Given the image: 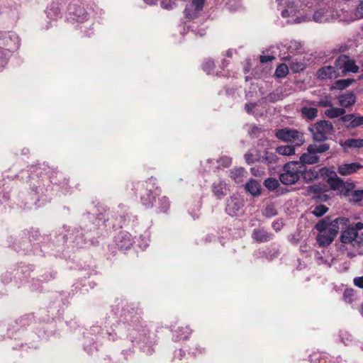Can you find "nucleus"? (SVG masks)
I'll use <instances>...</instances> for the list:
<instances>
[{"label": "nucleus", "mask_w": 363, "mask_h": 363, "mask_svg": "<svg viewBox=\"0 0 363 363\" xmlns=\"http://www.w3.org/2000/svg\"><path fill=\"white\" fill-rule=\"evenodd\" d=\"M238 1L239 0H228L227 2V6L229 10L235 11L238 7Z\"/></svg>", "instance_id": "nucleus-54"}, {"label": "nucleus", "mask_w": 363, "mask_h": 363, "mask_svg": "<svg viewBox=\"0 0 363 363\" xmlns=\"http://www.w3.org/2000/svg\"><path fill=\"white\" fill-rule=\"evenodd\" d=\"M35 171L37 172V175H40V177H42L43 174H46L50 179L56 173L55 169L51 168L45 164H43L42 166H38L35 167Z\"/></svg>", "instance_id": "nucleus-31"}, {"label": "nucleus", "mask_w": 363, "mask_h": 363, "mask_svg": "<svg viewBox=\"0 0 363 363\" xmlns=\"http://www.w3.org/2000/svg\"><path fill=\"white\" fill-rule=\"evenodd\" d=\"M362 125H363V116H355L354 114V118L352 123L347 125V128H354Z\"/></svg>", "instance_id": "nucleus-47"}, {"label": "nucleus", "mask_w": 363, "mask_h": 363, "mask_svg": "<svg viewBox=\"0 0 363 363\" xmlns=\"http://www.w3.org/2000/svg\"><path fill=\"white\" fill-rule=\"evenodd\" d=\"M155 179L150 178L144 182H139L133 185L136 191L140 194V201L142 205L146 208H152L155 200V196L153 190L155 186Z\"/></svg>", "instance_id": "nucleus-2"}, {"label": "nucleus", "mask_w": 363, "mask_h": 363, "mask_svg": "<svg viewBox=\"0 0 363 363\" xmlns=\"http://www.w3.org/2000/svg\"><path fill=\"white\" fill-rule=\"evenodd\" d=\"M353 82H354V79H340L336 82V85L338 89H344L350 86Z\"/></svg>", "instance_id": "nucleus-46"}, {"label": "nucleus", "mask_w": 363, "mask_h": 363, "mask_svg": "<svg viewBox=\"0 0 363 363\" xmlns=\"http://www.w3.org/2000/svg\"><path fill=\"white\" fill-rule=\"evenodd\" d=\"M346 113V111L343 108H335L333 106L328 110L325 111V114L330 118H335L341 117Z\"/></svg>", "instance_id": "nucleus-30"}, {"label": "nucleus", "mask_w": 363, "mask_h": 363, "mask_svg": "<svg viewBox=\"0 0 363 363\" xmlns=\"http://www.w3.org/2000/svg\"><path fill=\"white\" fill-rule=\"evenodd\" d=\"M353 283L356 286L363 289V276L355 277L353 279Z\"/></svg>", "instance_id": "nucleus-57"}, {"label": "nucleus", "mask_w": 363, "mask_h": 363, "mask_svg": "<svg viewBox=\"0 0 363 363\" xmlns=\"http://www.w3.org/2000/svg\"><path fill=\"white\" fill-rule=\"evenodd\" d=\"M335 66L341 69L343 73H357L359 70V67L356 65L355 62L350 60V57L345 55H342L336 59Z\"/></svg>", "instance_id": "nucleus-13"}, {"label": "nucleus", "mask_w": 363, "mask_h": 363, "mask_svg": "<svg viewBox=\"0 0 363 363\" xmlns=\"http://www.w3.org/2000/svg\"><path fill=\"white\" fill-rule=\"evenodd\" d=\"M353 118H354L353 113H350V114H347V115H345V113L343 116H341L340 120L343 123L350 122V123H352Z\"/></svg>", "instance_id": "nucleus-56"}, {"label": "nucleus", "mask_w": 363, "mask_h": 363, "mask_svg": "<svg viewBox=\"0 0 363 363\" xmlns=\"http://www.w3.org/2000/svg\"><path fill=\"white\" fill-rule=\"evenodd\" d=\"M94 218V216H90L89 214H87V215H84L83 216V220H82V223L84 224V228H87L86 229V231H91L93 230V228L92 227H89L87 225L84 224V223H86V220H91ZM84 231H86V230L84 229Z\"/></svg>", "instance_id": "nucleus-53"}, {"label": "nucleus", "mask_w": 363, "mask_h": 363, "mask_svg": "<svg viewBox=\"0 0 363 363\" xmlns=\"http://www.w3.org/2000/svg\"><path fill=\"white\" fill-rule=\"evenodd\" d=\"M84 348L89 354H91L93 352V347H88L86 344L84 345Z\"/></svg>", "instance_id": "nucleus-64"}, {"label": "nucleus", "mask_w": 363, "mask_h": 363, "mask_svg": "<svg viewBox=\"0 0 363 363\" xmlns=\"http://www.w3.org/2000/svg\"><path fill=\"white\" fill-rule=\"evenodd\" d=\"M218 163L223 167H228L232 163V159L228 156H223L218 160Z\"/></svg>", "instance_id": "nucleus-49"}, {"label": "nucleus", "mask_w": 363, "mask_h": 363, "mask_svg": "<svg viewBox=\"0 0 363 363\" xmlns=\"http://www.w3.org/2000/svg\"><path fill=\"white\" fill-rule=\"evenodd\" d=\"M161 6L167 10L172 9L176 6V0H161Z\"/></svg>", "instance_id": "nucleus-48"}, {"label": "nucleus", "mask_w": 363, "mask_h": 363, "mask_svg": "<svg viewBox=\"0 0 363 363\" xmlns=\"http://www.w3.org/2000/svg\"><path fill=\"white\" fill-rule=\"evenodd\" d=\"M342 146L345 147H349V148H360L363 147V139H347L345 141V143L342 144Z\"/></svg>", "instance_id": "nucleus-33"}, {"label": "nucleus", "mask_w": 363, "mask_h": 363, "mask_svg": "<svg viewBox=\"0 0 363 363\" xmlns=\"http://www.w3.org/2000/svg\"><path fill=\"white\" fill-rule=\"evenodd\" d=\"M332 16L333 12L329 8H321L314 13L313 20L316 23H325L328 22Z\"/></svg>", "instance_id": "nucleus-18"}, {"label": "nucleus", "mask_w": 363, "mask_h": 363, "mask_svg": "<svg viewBox=\"0 0 363 363\" xmlns=\"http://www.w3.org/2000/svg\"><path fill=\"white\" fill-rule=\"evenodd\" d=\"M351 296H352V290H347L344 292V298L346 301L351 302L352 301Z\"/></svg>", "instance_id": "nucleus-60"}, {"label": "nucleus", "mask_w": 363, "mask_h": 363, "mask_svg": "<svg viewBox=\"0 0 363 363\" xmlns=\"http://www.w3.org/2000/svg\"><path fill=\"white\" fill-rule=\"evenodd\" d=\"M327 186L324 184H315L306 187V195L311 196L312 199L316 202H326L330 196L325 194Z\"/></svg>", "instance_id": "nucleus-8"}, {"label": "nucleus", "mask_w": 363, "mask_h": 363, "mask_svg": "<svg viewBox=\"0 0 363 363\" xmlns=\"http://www.w3.org/2000/svg\"><path fill=\"white\" fill-rule=\"evenodd\" d=\"M264 185L269 191H274L279 186V182L277 179L269 177L264 180Z\"/></svg>", "instance_id": "nucleus-36"}, {"label": "nucleus", "mask_w": 363, "mask_h": 363, "mask_svg": "<svg viewBox=\"0 0 363 363\" xmlns=\"http://www.w3.org/2000/svg\"><path fill=\"white\" fill-rule=\"evenodd\" d=\"M319 157L315 155L314 153L311 152H306L302 154V155L300 157V162L302 165H304L305 164H316L319 162Z\"/></svg>", "instance_id": "nucleus-24"}, {"label": "nucleus", "mask_w": 363, "mask_h": 363, "mask_svg": "<svg viewBox=\"0 0 363 363\" xmlns=\"http://www.w3.org/2000/svg\"><path fill=\"white\" fill-rule=\"evenodd\" d=\"M354 187L355 185L353 182H345V186L344 189H342V195L345 196H348L350 198V193L354 191Z\"/></svg>", "instance_id": "nucleus-45"}, {"label": "nucleus", "mask_w": 363, "mask_h": 363, "mask_svg": "<svg viewBox=\"0 0 363 363\" xmlns=\"http://www.w3.org/2000/svg\"><path fill=\"white\" fill-rule=\"evenodd\" d=\"M77 21L83 22L86 20L87 13L84 7L78 6L72 12Z\"/></svg>", "instance_id": "nucleus-34"}, {"label": "nucleus", "mask_w": 363, "mask_h": 363, "mask_svg": "<svg viewBox=\"0 0 363 363\" xmlns=\"http://www.w3.org/2000/svg\"><path fill=\"white\" fill-rule=\"evenodd\" d=\"M334 130L333 123L329 121H319L313 127L309 128L315 141L323 142L328 139V136L333 133Z\"/></svg>", "instance_id": "nucleus-5"}, {"label": "nucleus", "mask_w": 363, "mask_h": 363, "mask_svg": "<svg viewBox=\"0 0 363 363\" xmlns=\"http://www.w3.org/2000/svg\"><path fill=\"white\" fill-rule=\"evenodd\" d=\"M244 206L243 199L236 195L230 196L226 200L225 212L230 216H238L242 214Z\"/></svg>", "instance_id": "nucleus-10"}, {"label": "nucleus", "mask_w": 363, "mask_h": 363, "mask_svg": "<svg viewBox=\"0 0 363 363\" xmlns=\"http://www.w3.org/2000/svg\"><path fill=\"white\" fill-rule=\"evenodd\" d=\"M293 11H289V9H284L281 11V16L284 18H286L290 16V13H291Z\"/></svg>", "instance_id": "nucleus-63"}, {"label": "nucleus", "mask_w": 363, "mask_h": 363, "mask_svg": "<svg viewBox=\"0 0 363 363\" xmlns=\"http://www.w3.org/2000/svg\"><path fill=\"white\" fill-rule=\"evenodd\" d=\"M303 171V165L298 162H290L284 164L279 181L285 185H291L298 182Z\"/></svg>", "instance_id": "nucleus-3"}, {"label": "nucleus", "mask_w": 363, "mask_h": 363, "mask_svg": "<svg viewBox=\"0 0 363 363\" xmlns=\"http://www.w3.org/2000/svg\"><path fill=\"white\" fill-rule=\"evenodd\" d=\"M264 214L267 217H272L277 214V211L272 205H267L264 209Z\"/></svg>", "instance_id": "nucleus-50"}, {"label": "nucleus", "mask_w": 363, "mask_h": 363, "mask_svg": "<svg viewBox=\"0 0 363 363\" xmlns=\"http://www.w3.org/2000/svg\"><path fill=\"white\" fill-rule=\"evenodd\" d=\"M257 106L256 103H248L246 104L245 106V109L247 113H251L252 112V110Z\"/></svg>", "instance_id": "nucleus-58"}, {"label": "nucleus", "mask_w": 363, "mask_h": 363, "mask_svg": "<svg viewBox=\"0 0 363 363\" xmlns=\"http://www.w3.org/2000/svg\"><path fill=\"white\" fill-rule=\"evenodd\" d=\"M215 67V63L211 59H206L202 64V69L207 74H210L211 71L213 70Z\"/></svg>", "instance_id": "nucleus-43"}, {"label": "nucleus", "mask_w": 363, "mask_h": 363, "mask_svg": "<svg viewBox=\"0 0 363 363\" xmlns=\"http://www.w3.org/2000/svg\"><path fill=\"white\" fill-rule=\"evenodd\" d=\"M276 138L284 143H292L296 146H301L305 143L303 133L296 129L284 128L275 130Z\"/></svg>", "instance_id": "nucleus-4"}, {"label": "nucleus", "mask_w": 363, "mask_h": 363, "mask_svg": "<svg viewBox=\"0 0 363 363\" xmlns=\"http://www.w3.org/2000/svg\"><path fill=\"white\" fill-rule=\"evenodd\" d=\"M289 73V67L286 64L279 65L275 71V75L278 78H283Z\"/></svg>", "instance_id": "nucleus-39"}, {"label": "nucleus", "mask_w": 363, "mask_h": 363, "mask_svg": "<svg viewBox=\"0 0 363 363\" xmlns=\"http://www.w3.org/2000/svg\"><path fill=\"white\" fill-rule=\"evenodd\" d=\"M245 159L247 164H251L255 161H257V158L255 157L253 154L250 152H247L245 154Z\"/></svg>", "instance_id": "nucleus-51"}, {"label": "nucleus", "mask_w": 363, "mask_h": 363, "mask_svg": "<svg viewBox=\"0 0 363 363\" xmlns=\"http://www.w3.org/2000/svg\"><path fill=\"white\" fill-rule=\"evenodd\" d=\"M363 230V223L357 222L350 223L348 225H345L344 229L340 237V240L342 244H349L352 247H356V240L357 238V232Z\"/></svg>", "instance_id": "nucleus-6"}, {"label": "nucleus", "mask_w": 363, "mask_h": 363, "mask_svg": "<svg viewBox=\"0 0 363 363\" xmlns=\"http://www.w3.org/2000/svg\"><path fill=\"white\" fill-rule=\"evenodd\" d=\"M48 17L50 18H57L60 15V10L58 6H55L54 4H52L50 7L47 9Z\"/></svg>", "instance_id": "nucleus-40"}, {"label": "nucleus", "mask_w": 363, "mask_h": 363, "mask_svg": "<svg viewBox=\"0 0 363 363\" xmlns=\"http://www.w3.org/2000/svg\"><path fill=\"white\" fill-rule=\"evenodd\" d=\"M328 183L331 189L338 191L342 195V189L345 186V182L338 177L336 173H334V177L328 179Z\"/></svg>", "instance_id": "nucleus-22"}, {"label": "nucleus", "mask_w": 363, "mask_h": 363, "mask_svg": "<svg viewBox=\"0 0 363 363\" xmlns=\"http://www.w3.org/2000/svg\"><path fill=\"white\" fill-rule=\"evenodd\" d=\"M301 175L303 176L305 181L311 182L318 177V173L315 170L306 169L303 165V171L301 172Z\"/></svg>", "instance_id": "nucleus-35"}, {"label": "nucleus", "mask_w": 363, "mask_h": 363, "mask_svg": "<svg viewBox=\"0 0 363 363\" xmlns=\"http://www.w3.org/2000/svg\"><path fill=\"white\" fill-rule=\"evenodd\" d=\"M356 96L352 91L340 94L338 97L339 104L343 108L352 106L356 103Z\"/></svg>", "instance_id": "nucleus-20"}, {"label": "nucleus", "mask_w": 363, "mask_h": 363, "mask_svg": "<svg viewBox=\"0 0 363 363\" xmlns=\"http://www.w3.org/2000/svg\"><path fill=\"white\" fill-rule=\"evenodd\" d=\"M191 330L189 327H182L179 328L177 330H176L174 335V339L175 341H179L181 340L187 339L191 333Z\"/></svg>", "instance_id": "nucleus-27"}, {"label": "nucleus", "mask_w": 363, "mask_h": 363, "mask_svg": "<svg viewBox=\"0 0 363 363\" xmlns=\"http://www.w3.org/2000/svg\"><path fill=\"white\" fill-rule=\"evenodd\" d=\"M274 235L268 233L263 228L254 229L252 234V238L258 242H265L271 240Z\"/></svg>", "instance_id": "nucleus-21"}, {"label": "nucleus", "mask_w": 363, "mask_h": 363, "mask_svg": "<svg viewBox=\"0 0 363 363\" xmlns=\"http://www.w3.org/2000/svg\"><path fill=\"white\" fill-rule=\"evenodd\" d=\"M337 76V72L335 70V67L330 65L323 67L317 72V77L321 80L336 78Z\"/></svg>", "instance_id": "nucleus-19"}, {"label": "nucleus", "mask_w": 363, "mask_h": 363, "mask_svg": "<svg viewBox=\"0 0 363 363\" xmlns=\"http://www.w3.org/2000/svg\"><path fill=\"white\" fill-rule=\"evenodd\" d=\"M288 240L293 245H297L299 242V238L296 235H291L288 237Z\"/></svg>", "instance_id": "nucleus-61"}, {"label": "nucleus", "mask_w": 363, "mask_h": 363, "mask_svg": "<svg viewBox=\"0 0 363 363\" xmlns=\"http://www.w3.org/2000/svg\"><path fill=\"white\" fill-rule=\"evenodd\" d=\"M278 157L274 152L265 151L262 155L257 157V161L267 164H274L277 162Z\"/></svg>", "instance_id": "nucleus-25"}, {"label": "nucleus", "mask_w": 363, "mask_h": 363, "mask_svg": "<svg viewBox=\"0 0 363 363\" xmlns=\"http://www.w3.org/2000/svg\"><path fill=\"white\" fill-rule=\"evenodd\" d=\"M245 189L252 196H258L261 194V186L255 179H250L245 184Z\"/></svg>", "instance_id": "nucleus-23"}, {"label": "nucleus", "mask_w": 363, "mask_h": 363, "mask_svg": "<svg viewBox=\"0 0 363 363\" xmlns=\"http://www.w3.org/2000/svg\"><path fill=\"white\" fill-rule=\"evenodd\" d=\"M328 211V208L325 205H317L312 210V213L316 217H320L326 213Z\"/></svg>", "instance_id": "nucleus-42"}, {"label": "nucleus", "mask_w": 363, "mask_h": 363, "mask_svg": "<svg viewBox=\"0 0 363 363\" xmlns=\"http://www.w3.org/2000/svg\"><path fill=\"white\" fill-rule=\"evenodd\" d=\"M105 216L100 215L95 220L97 222V225H103L106 228H121L122 224L123 223L122 216H114L112 213L109 212Z\"/></svg>", "instance_id": "nucleus-12"}, {"label": "nucleus", "mask_w": 363, "mask_h": 363, "mask_svg": "<svg viewBox=\"0 0 363 363\" xmlns=\"http://www.w3.org/2000/svg\"><path fill=\"white\" fill-rule=\"evenodd\" d=\"M274 57L271 55H260L259 60L262 63H267L273 60Z\"/></svg>", "instance_id": "nucleus-59"}, {"label": "nucleus", "mask_w": 363, "mask_h": 363, "mask_svg": "<svg viewBox=\"0 0 363 363\" xmlns=\"http://www.w3.org/2000/svg\"><path fill=\"white\" fill-rule=\"evenodd\" d=\"M315 228L318 231L316 240L320 247L330 245L335 238V236L326 228L325 220H320L315 224Z\"/></svg>", "instance_id": "nucleus-7"}, {"label": "nucleus", "mask_w": 363, "mask_h": 363, "mask_svg": "<svg viewBox=\"0 0 363 363\" xmlns=\"http://www.w3.org/2000/svg\"><path fill=\"white\" fill-rule=\"evenodd\" d=\"M294 145H281L277 147L276 152L281 155L289 156L295 154V147Z\"/></svg>", "instance_id": "nucleus-32"}, {"label": "nucleus", "mask_w": 363, "mask_h": 363, "mask_svg": "<svg viewBox=\"0 0 363 363\" xmlns=\"http://www.w3.org/2000/svg\"><path fill=\"white\" fill-rule=\"evenodd\" d=\"M355 16L358 18H363V0H361L359 5L357 6L355 11Z\"/></svg>", "instance_id": "nucleus-52"}, {"label": "nucleus", "mask_w": 363, "mask_h": 363, "mask_svg": "<svg viewBox=\"0 0 363 363\" xmlns=\"http://www.w3.org/2000/svg\"><path fill=\"white\" fill-rule=\"evenodd\" d=\"M362 245H363V233L361 234H359V232H357V238L356 240V247H359Z\"/></svg>", "instance_id": "nucleus-62"}, {"label": "nucleus", "mask_w": 363, "mask_h": 363, "mask_svg": "<svg viewBox=\"0 0 363 363\" xmlns=\"http://www.w3.org/2000/svg\"><path fill=\"white\" fill-rule=\"evenodd\" d=\"M115 242L118 248L121 250L129 249L133 243L131 235L125 231H121L115 237Z\"/></svg>", "instance_id": "nucleus-15"}, {"label": "nucleus", "mask_w": 363, "mask_h": 363, "mask_svg": "<svg viewBox=\"0 0 363 363\" xmlns=\"http://www.w3.org/2000/svg\"><path fill=\"white\" fill-rule=\"evenodd\" d=\"M363 168V166L359 162H352L342 164L337 167V172L342 176L350 175L357 172L359 169Z\"/></svg>", "instance_id": "nucleus-16"}, {"label": "nucleus", "mask_w": 363, "mask_h": 363, "mask_svg": "<svg viewBox=\"0 0 363 363\" xmlns=\"http://www.w3.org/2000/svg\"><path fill=\"white\" fill-rule=\"evenodd\" d=\"M317 105L322 107H331L333 106L331 96L330 95H325L321 97Z\"/></svg>", "instance_id": "nucleus-44"}, {"label": "nucleus", "mask_w": 363, "mask_h": 363, "mask_svg": "<svg viewBox=\"0 0 363 363\" xmlns=\"http://www.w3.org/2000/svg\"><path fill=\"white\" fill-rule=\"evenodd\" d=\"M283 226H284V223H283L282 220H277L272 223V228L277 232H279V230H281V229L283 228Z\"/></svg>", "instance_id": "nucleus-55"}, {"label": "nucleus", "mask_w": 363, "mask_h": 363, "mask_svg": "<svg viewBox=\"0 0 363 363\" xmlns=\"http://www.w3.org/2000/svg\"><path fill=\"white\" fill-rule=\"evenodd\" d=\"M330 149V145L328 143L323 144H311L307 147V151L316 155L317 153H323Z\"/></svg>", "instance_id": "nucleus-26"}, {"label": "nucleus", "mask_w": 363, "mask_h": 363, "mask_svg": "<svg viewBox=\"0 0 363 363\" xmlns=\"http://www.w3.org/2000/svg\"><path fill=\"white\" fill-rule=\"evenodd\" d=\"M300 111L303 117L308 120H313L318 116V109L313 107H302Z\"/></svg>", "instance_id": "nucleus-29"}, {"label": "nucleus", "mask_w": 363, "mask_h": 363, "mask_svg": "<svg viewBox=\"0 0 363 363\" xmlns=\"http://www.w3.org/2000/svg\"><path fill=\"white\" fill-rule=\"evenodd\" d=\"M284 46L287 48L288 55L281 57V59L284 61H290L293 58V55L295 52H301L302 45L298 41L291 40L288 45Z\"/></svg>", "instance_id": "nucleus-17"}, {"label": "nucleus", "mask_w": 363, "mask_h": 363, "mask_svg": "<svg viewBox=\"0 0 363 363\" xmlns=\"http://www.w3.org/2000/svg\"><path fill=\"white\" fill-rule=\"evenodd\" d=\"M321 220H325L326 228L334 236H337L339 230L344 229L345 225H348L350 219L346 217H338L335 219L331 220L330 217H325Z\"/></svg>", "instance_id": "nucleus-11"}, {"label": "nucleus", "mask_w": 363, "mask_h": 363, "mask_svg": "<svg viewBox=\"0 0 363 363\" xmlns=\"http://www.w3.org/2000/svg\"><path fill=\"white\" fill-rule=\"evenodd\" d=\"M350 201L357 203L363 200V189L354 190L350 193Z\"/></svg>", "instance_id": "nucleus-41"}, {"label": "nucleus", "mask_w": 363, "mask_h": 363, "mask_svg": "<svg viewBox=\"0 0 363 363\" xmlns=\"http://www.w3.org/2000/svg\"><path fill=\"white\" fill-rule=\"evenodd\" d=\"M140 309L135 308L132 306H125L123 307L121 320L117 323L113 324L105 331L101 327L94 325L91 328L90 333L97 336V339L106 338L109 341L115 342L128 337L131 342L148 345L151 343L149 332L140 320Z\"/></svg>", "instance_id": "nucleus-1"}, {"label": "nucleus", "mask_w": 363, "mask_h": 363, "mask_svg": "<svg viewBox=\"0 0 363 363\" xmlns=\"http://www.w3.org/2000/svg\"><path fill=\"white\" fill-rule=\"evenodd\" d=\"M213 195L217 199H222L230 191L229 186L222 179L214 181L211 185Z\"/></svg>", "instance_id": "nucleus-14"}, {"label": "nucleus", "mask_w": 363, "mask_h": 363, "mask_svg": "<svg viewBox=\"0 0 363 363\" xmlns=\"http://www.w3.org/2000/svg\"><path fill=\"white\" fill-rule=\"evenodd\" d=\"M290 66V68L294 72H298L303 70L305 67V65L303 62L298 61L296 59H291L290 61H287Z\"/></svg>", "instance_id": "nucleus-37"}, {"label": "nucleus", "mask_w": 363, "mask_h": 363, "mask_svg": "<svg viewBox=\"0 0 363 363\" xmlns=\"http://www.w3.org/2000/svg\"><path fill=\"white\" fill-rule=\"evenodd\" d=\"M25 235L26 238H22L18 240V245L15 246V248L16 250H22L25 253H28L33 250L31 242L39 240L41 236L38 230H32Z\"/></svg>", "instance_id": "nucleus-9"}, {"label": "nucleus", "mask_w": 363, "mask_h": 363, "mask_svg": "<svg viewBox=\"0 0 363 363\" xmlns=\"http://www.w3.org/2000/svg\"><path fill=\"white\" fill-rule=\"evenodd\" d=\"M169 201L167 197L162 196L159 199L158 208L160 213H167L169 208Z\"/></svg>", "instance_id": "nucleus-38"}, {"label": "nucleus", "mask_w": 363, "mask_h": 363, "mask_svg": "<svg viewBox=\"0 0 363 363\" xmlns=\"http://www.w3.org/2000/svg\"><path fill=\"white\" fill-rule=\"evenodd\" d=\"M245 173V170L243 167L234 168L230 171V177L236 183L239 184L242 182Z\"/></svg>", "instance_id": "nucleus-28"}]
</instances>
